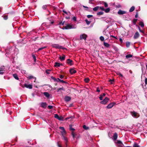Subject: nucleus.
I'll return each mask as SVG.
<instances>
[{"label":"nucleus","instance_id":"nucleus-1","mask_svg":"<svg viewBox=\"0 0 147 147\" xmlns=\"http://www.w3.org/2000/svg\"><path fill=\"white\" fill-rule=\"evenodd\" d=\"M76 26L75 25L67 24L64 27V29H71L76 28Z\"/></svg>","mask_w":147,"mask_h":147},{"label":"nucleus","instance_id":"nucleus-2","mask_svg":"<svg viewBox=\"0 0 147 147\" xmlns=\"http://www.w3.org/2000/svg\"><path fill=\"white\" fill-rule=\"evenodd\" d=\"M131 114L132 116L135 118H137L139 117V114L136 112L135 111H133L131 112Z\"/></svg>","mask_w":147,"mask_h":147},{"label":"nucleus","instance_id":"nucleus-3","mask_svg":"<svg viewBox=\"0 0 147 147\" xmlns=\"http://www.w3.org/2000/svg\"><path fill=\"white\" fill-rule=\"evenodd\" d=\"M109 99L107 97H106L102 101L100 102V103L102 104H106L109 101Z\"/></svg>","mask_w":147,"mask_h":147},{"label":"nucleus","instance_id":"nucleus-4","mask_svg":"<svg viewBox=\"0 0 147 147\" xmlns=\"http://www.w3.org/2000/svg\"><path fill=\"white\" fill-rule=\"evenodd\" d=\"M52 47H53L58 49H63V48L62 46H60L58 44H54L52 45Z\"/></svg>","mask_w":147,"mask_h":147},{"label":"nucleus","instance_id":"nucleus-5","mask_svg":"<svg viewBox=\"0 0 147 147\" xmlns=\"http://www.w3.org/2000/svg\"><path fill=\"white\" fill-rule=\"evenodd\" d=\"M115 143L118 144V146L119 147H122L123 146V144L121 141L117 140L115 141Z\"/></svg>","mask_w":147,"mask_h":147},{"label":"nucleus","instance_id":"nucleus-6","mask_svg":"<svg viewBox=\"0 0 147 147\" xmlns=\"http://www.w3.org/2000/svg\"><path fill=\"white\" fill-rule=\"evenodd\" d=\"M87 35L85 34H82L80 35V38L81 40L84 39V40H86V39Z\"/></svg>","mask_w":147,"mask_h":147},{"label":"nucleus","instance_id":"nucleus-7","mask_svg":"<svg viewBox=\"0 0 147 147\" xmlns=\"http://www.w3.org/2000/svg\"><path fill=\"white\" fill-rule=\"evenodd\" d=\"M126 13V11L121 9H120L118 12V14L119 15H123Z\"/></svg>","mask_w":147,"mask_h":147},{"label":"nucleus","instance_id":"nucleus-8","mask_svg":"<svg viewBox=\"0 0 147 147\" xmlns=\"http://www.w3.org/2000/svg\"><path fill=\"white\" fill-rule=\"evenodd\" d=\"M115 104V103L114 102L111 103L107 106V107L108 109H110L112 108Z\"/></svg>","mask_w":147,"mask_h":147},{"label":"nucleus","instance_id":"nucleus-9","mask_svg":"<svg viewBox=\"0 0 147 147\" xmlns=\"http://www.w3.org/2000/svg\"><path fill=\"white\" fill-rule=\"evenodd\" d=\"M140 36L139 33L138 32H136L134 35V38L135 39L137 38Z\"/></svg>","mask_w":147,"mask_h":147},{"label":"nucleus","instance_id":"nucleus-10","mask_svg":"<svg viewBox=\"0 0 147 147\" xmlns=\"http://www.w3.org/2000/svg\"><path fill=\"white\" fill-rule=\"evenodd\" d=\"M24 86L26 88L30 89H31L32 88V86L31 84H24Z\"/></svg>","mask_w":147,"mask_h":147},{"label":"nucleus","instance_id":"nucleus-11","mask_svg":"<svg viewBox=\"0 0 147 147\" xmlns=\"http://www.w3.org/2000/svg\"><path fill=\"white\" fill-rule=\"evenodd\" d=\"M70 73L71 74L75 73L76 72V71L74 69H71L69 70Z\"/></svg>","mask_w":147,"mask_h":147},{"label":"nucleus","instance_id":"nucleus-12","mask_svg":"<svg viewBox=\"0 0 147 147\" xmlns=\"http://www.w3.org/2000/svg\"><path fill=\"white\" fill-rule=\"evenodd\" d=\"M63 139L64 141L65 142L66 145L67 144V143L68 142V140L67 138L65 137L64 136H63Z\"/></svg>","mask_w":147,"mask_h":147},{"label":"nucleus","instance_id":"nucleus-13","mask_svg":"<svg viewBox=\"0 0 147 147\" xmlns=\"http://www.w3.org/2000/svg\"><path fill=\"white\" fill-rule=\"evenodd\" d=\"M65 100L66 101H69L71 99V98L68 96H66L64 98Z\"/></svg>","mask_w":147,"mask_h":147},{"label":"nucleus","instance_id":"nucleus-14","mask_svg":"<svg viewBox=\"0 0 147 147\" xmlns=\"http://www.w3.org/2000/svg\"><path fill=\"white\" fill-rule=\"evenodd\" d=\"M65 58V56L64 55H63L62 56H60L59 57V59L61 61H64Z\"/></svg>","mask_w":147,"mask_h":147},{"label":"nucleus","instance_id":"nucleus-15","mask_svg":"<svg viewBox=\"0 0 147 147\" xmlns=\"http://www.w3.org/2000/svg\"><path fill=\"white\" fill-rule=\"evenodd\" d=\"M117 138V133H115L113 136V139L114 140H116Z\"/></svg>","mask_w":147,"mask_h":147},{"label":"nucleus","instance_id":"nucleus-16","mask_svg":"<svg viewBox=\"0 0 147 147\" xmlns=\"http://www.w3.org/2000/svg\"><path fill=\"white\" fill-rule=\"evenodd\" d=\"M41 105L42 107L45 108L46 106V103L45 102H42L41 104Z\"/></svg>","mask_w":147,"mask_h":147},{"label":"nucleus","instance_id":"nucleus-17","mask_svg":"<svg viewBox=\"0 0 147 147\" xmlns=\"http://www.w3.org/2000/svg\"><path fill=\"white\" fill-rule=\"evenodd\" d=\"M60 65H62V64L60 63H59L56 62L55 63V65L54 66L55 67H59Z\"/></svg>","mask_w":147,"mask_h":147},{"label":"nucleus","instance_id":"nucleus-18","mask_svg":"<svg viewBox=\"0 0 147 147\" xmlns=\"http://www.w3.org/2000/svg\"><path fill=\"white\" fill-rule=\"evenodd\" d=\"M72 61L71 60L69 59H67V62L68 64H70L71 65H72L71 63Z\"/></svg>","mask_w":147,"mask_h":147},{"label":"nucleus","instance_id":"nucleus-19","mask_svg":"<svg viewBox=\"0 0 147 147\" xmlns=\"http://www.w3.org/2000/svg\"><path fill=\"white\" fill-rule=\"evenodd\" d=\"M28 78L29 79H32V78H34V82H35V81H36V78L33 77V76H29L28 77Z\"/></svg>","mask_w":147,"mask_h":147},{"label":"nucleus","instance_id":"nucleus-20","mask_svg":"<svg viewBox=\"0 0 147 147\" xmlns=\"http://www.w3.org/2000/svg\"><path fill=\"white\" fill-rule=\"evenodd\" d=\"M135 7L134 6H133L131 7L129 10V12H131L134 11L135 9Z\"/></svg>","mask_w":147,"mask_h":147},{"label":"nucleus","instance_id":"nucleus-21","mask_svg":"<svg viewBox=\"0 0 147 147\" xmlns=\"http://www.w3.org/2000/svg\"><path fill=\"white\" fill-rule=\"evenodd\" d=\"M44 94L47 97L49 98L50 96L49 94L47 92H44Z\"/></svg>","mask_w":147,"mask_h":147},{"label":"nucleus","instance_id":"nucleus-22","mask_svg":"<svg viewBox=\"0 0 147 147\" xmlns=\"http://www.w3.org/2000/svg\"><path fill=\"white\" fill-rule=\"evenodd\" d=\"M61 132L63 136H64L66 134V132L65 130L61 131Z\"/></svg>","mask_w":147,"mask_h":147},{"label":"nucleus","instance_id":"nucleus-23","mask_svg":"<svg viewBox=\"0 0 147 147\" xmlns=\"http://www.w3.org/2000/svg\"><path fill=\"white\" fill-rule=\"evenodd\" d=\"M104 45L105 47H109L110 46V45L109 44L105 42H104Z\"/></svg>","mask_w":147,"mask_h":147},{"label":"nucleus","instance_id":"nucleus-24","mask_svg":"<svg viewBox=\"0 0 147 147\" xmlns=\"http://www.w3.org/2000/svg\"><path fill=\"white\" fill-rule=\"evenodd\" d=\"M13 76L15 79H16L17 80H18L19 79V78H18L17 75L16 74H13Z\"/></svg>","mask_w":147,"mask_h":147},{"label":"nucleus","instance_id":"nucleus-25","mask_svg":"<svg viewBox=\"0 0 147 147\" xmlns=\"http://www.w3.org/2000/svg\"><path fill=\"white\" fill-rule=\"evenodd\" d=\"M139 25L140 26L142 27H143L144 26V23L142 22H140Z\"/></svg>","mask_w":147,"mask_h":147},{"label":"nucleus","instance_id":"nucleus-26","mask_svg":"<svg viewBox=\"0 0 147 147\" xmlns=\"http://www.w3.org/2000/svg\"><path fill=\"white\" fill-rule=\"evenodd\" d=\"M132 57V55L131 54H129V55H127L125 56L126 58H131V57Z\"/></svg>","mask_w":147,"mask_h":147},{"label":"nucleus","instance_id":"nucleus-27","mask_svg":"<svg viewBox=\"0 0 147 147\" xmlns=\"http://www.w3.org/2000/svg\"><path fill=\"white\" fill-rule=\"evenodd\" d=\"M110 10V9L109 8H108L105 9V10H104L105 11L106 13L109 12V11Z\"/></svg>","mask_w":147,"mask_h":147},{"label":"nucleus","instance_id":"nucleus-28","mask_svg":"<svg viewBox=\"0 0 147 147\" xmlns=\"http://www.w3.org/2000/svg\"><path fill=\"white\" fill-rule=\"evenodd\" d=\"M58 38V39H59V38H62L64 39L65 40V39L64 38V37L63 36H62V35L61 34H60L58 36L57 38Z\"/></svg>","mask_w":147,"mask_h":147},{"label":"nucleus","instance_id":"nucleus-29","mask_svg":"<svg viewBox=\"0 0 147 147\" xmlns=\"http://www.w3.org/2000/svg\"><path fill=\"white\" fill-rule=\"evenodd\" d=\"M126 46L127 47H128L130 45V43L129 42H126Z\"/></svg>","mask_w":147,"mask_h":147},{"label":"nucleus","instance_id":"nucleus-30","mask_svg":"<svg viewBox=\"0 0 147 147\" xmlns=\"http://www.w3.org/2000/svg\"><path fill=\"white\" fill-rule=\"evenodd\" d=\"M46 47L45 46L40 47L38 49V51H39L41 50H42L43 49H45V48H46Z\"/></svg>","mask_w":147,"mask_h":147},{"label":"nucleus","instance_id":"nucleus-31","mask_svg":"<svg viewBox=\"0 0 147 147\" xmlns=\"http://www.w3.org/2000/svg\"><path fill=\"white\" fill-rule=\"evenodd\" d=\"M58 80L60 82H62V83H66V82L65 81H64L63 80H60L59 78H58Z\"/></svg>","mask_w":147,"mask_h":147},{"label":"nucleus","instance_id":"nucleus-32","mask_svg":"<svg viewBox=\"0 0 147 147\" xmlns=\"http://www.w3.org/2000/svg\"><path fill=\"white\" fill-rule=\"evenodd\" d=\"M115 7L117 8H119L121 7V6L120 4H118L116 5Z\"/></svg>","mask_w":147,"mask_h":147},{"label":"nucleus","instance_id":"nucleus-33","mask_svg":"<svg viewBox=\"0 0 147 147\" xmlns=\"http://www.w3.org/2000/svg\"><path fill=\"white\" fill-rule=\"evenodd\" d=\"M98 9V6L96 7L93 9V10L94 11H97Z\"/></svg>","mask_w":147,"mask_h":147},{"label":"nucleus","instance_id":"nucleus-34","mask_svg":"<svg viewBox=\"0 0 147 147\" xmlns=\"http://www.w3.org/2000/svg\"><path fill=\"white\" fill-rule=\"evenodd\" d=\"M85 21L86 22V23L88 25H89L90 22H91L90 21H88V20H87L86 19V20H85Z\"/></svg>","mask_w":147,"mask_h":147},{"label":"nucleus","instance_id":"nucleus-35","mask_svg":"<svg viewBox=\"0 0 147 147\" xmlns=\"http://www.w3.org/2000/svg\"><path fill=\"white\" fill-rule=\"evenodd\" d=\"M100 40L102 41H103L104 40V38L102 36H101L100 37Z\"/></svg>","mask_w":147,"mask_h":147},{"label":"nucleus","instance_id":"nucleus-36","mask_svg":"<svg viewBox=\"0 0 147 147\" xmlns=\"http://www.w3.org/2000/svg\"><path fill=\"white\" fill-rule=\"evenodd\" d=\"M137 20V19H134L133 20V22L134 25L136 24V22Z\"/></svg>","mask_w":147,"mask_h":147},{"label":"nucleus","instance_id":"nucleus-37","mask_svg":"<svg viewBox=\"0 0 147 147\" xmlns=\"http://www.w3.org/2000/svg\"><path fill=\"white\" fill-rule=\"evenodd\" d=\"M63 118L62 116L61 117H59L58 118V119L60 121H62L63 120Z\"/></svg>","mask_w":147,"mask_h":147},{"label":"nucleus","instance_id":"nucleus-38","mask_svg":"<svg viewBox=\"0 0 147 147\" xmlns=\"http://www.w3.org/2000/svg\"><path fill=\"white\" fill-rule=\"evenodd\" d=\"M32 57H33V59H34V62H36V57L35 56V55H34L32 54Z\"/></svg>","mask_w":147,"mask_h":147},{"label":"nucleus","instance_id":"nucleus-39","mask_svg":"<svg viewBox=\"0 0 147 147\" xmlns=\"http://www.w3.org/2000/svg\"><path fill=\"white\" fill-rule=\"evenodd\" d=\"M133 147H139V146L138 144L134 143L133 145Z\"/></svg>","mask_w":147,"mask_h":147},{"label":"nucleus","instance_id":"nucleus-40","mask_svg":"<svg viewBox=\"0 0 147 147\" xmlns=\"http://www.w3.org/2000/svg\"><path fill=\"white\" fill-rule=\"evenodd\" d=\"M3 70H2V69H0V74H3Z\"/></svg>","mask_w":147,"mask_h":147},{"label":"nucleus","instance_id":"nucleus-41","mask_svg":"<svg viewBox=\"0 0 147 147\" xmlns=\"http://www.w3.org/2000/svg\"><path fill=\"white\" fill-rule=\"evenodd\" d=\"M103 12L100 11V12H98L97 13V14L98 15H102L103 14Z\"/></svg>","mask_w":147,"mask_h":147},{"label":"nucleus","instance_id":"nucleus-42","mask_svg":"<svg viewBox=\"0 0 147 147\" xmlns=\"http://www.w3.org/2000/svg\"><path fill=\"white\" fill-rule=\"evenodd\" d=\"M89 80L88 78H86L84 79V81H85L86 82H88L89 81Z\"/></svg>","mask_w":147,"mask_h":147},{"label":"nucleus","instance_id":"nucleus-43","mask_svg":"<svg viewBox=\"0 0 147 147\" xmlns=\"http://www.w3.org/2000/svg\"><path fill=\"white\" fill-rule=\"evenodd\" d=\"M83 128L85 129H88V127H87L85 125H84L83 126Z\"/></svg>","mask_w":147,"mask_h":147},{"label":"nucleus","instance_id":"nucleus-44","mask_svg":"<svg viewBox=\"0 0 147 147\" xmlns=\"http://www.w3.org/2000/svg\"><path fill=\"white\" fill-rule=\"evenodd\" d=\"M54 117L55 118H57L58 119V118L59 117V116L57 114H56L55 115Z\"/></svg>","mask_w":147,"mask_h":147},{"label":"nucleus","instance_id":"nucleus-45","mask_svg":"<svg viewBox=\"0 0 147 147\" xmlns=\"http://www.w3.org/2000/svg\"><path fill=\"white\" fill-rule=\"evenodd\" d=\"M138 29H139V31H140V32H142V33H144V31H142V30H141L140 29V27H138Z\"/></svg>","mask_w":147,"mask_h":147},{"label":"nucleus","instance_id":"nucleus-46","mask_svg":"<svg viewBox=\"0 0 147 147\" xmlns=\"http://www.w3.org/2000/svg\"><path fill=\"white\" fill-rule=\"evenodd\" d=\"M103 98V97L101 95H100L99 97V98L100 100H102Z\"/></svg>","mask_w":147,"mask_h":147},{"label":"nucleus","instance_id":"nucleus-47","mask_svg":"<svg viewBox=\"0 0 147 147\" xmlns=\"http://www.w3.org/2000/svg\"><path fill=\"white\" fill-rule=\"evenodd\" d=\"M72 20L74 21H76V17L75 16L74 17L72 18Z\"/></svg>","mask_w":147,"mask_h":147},{"label":"nucleus","instance_id":"nucleus-48","mask_svg":"<svg viewBox=\"0 0 147 147\" xmlns=\"http://www.w3.org/2000/svg\"><path fill=\"white\" fill-rule=\"evenodd\" d=\"M63 90V88L62 87V88H59L58 90H57V92H59L60 91V90Z\"/></svg>","mask_w":147,"mask_h":147},{"label":"nucleus","instance_id":"nucleus-49","mask_svg":"<svg viewBox=\"0 0 147 147\" xmlns=\"http://www.w3.org/2000/svg\"><path fill=\"white\" fill-rule=\"evenodd\" d=\"M104 5L105 7H107L108 6L106 2H104Z\"/></svg>","mask_w":147,"mask_h":147},{"label":"nucleus","instance_id":"nucleus-50","mask_svg":"<svg viewBox=\"0 0 147 147\" xmlns=\"http://www.w3.org/2000/svg\"><path fill=\"white\" fill-rule=\"evenodd\" d=\"M59 129L61 130H62V131H63V130H65L64 128V127H59Z\"/></svg>","mask_w":147,"mask_h":147},{"label":"nucleus","instance_id":"nucleus-51","mask_svg":"<svg viewBox=\"0 0 147 147\" xmlns=\"http://www.w3.org/2000/svg\"><path fill=\"white\" fill-rule=\"evenodd\" d=\"M93 16L92 15H88L87 16V17L88 18H90Z\"/></svg>","mask_w":147,"mask_h":147},{"label":"nucleus","instance_id":"nucleus-52","mask_svg":"<svg viewBox=\"0 0 147 147\" xmlns=\"http://www.w3.org/2000/svg\"><path fill=\"white\" fill-rule=\"evenodd\" d=\"M72 135L73 136V138H74L75 137V133H74L73 132H72Z\"/></svg>","mask_w":147,"mask_h":147},{"label":"nucleus","instance_id":"nucleus-53","mask_svg":"<svg viewBox=\"0 0 147 147\" xmlns=\"http://www.w3.org/2000/svg\"><path fill=\"white\" fill-rule=\"evenodd\" d=\"M64 22H60L59 23V25H62V26H63L64 25Z\"/></svg>","mask_w":147,"mask_h":147},{"label":"nucleus","instance_id":"nucleus-54","mask_svg":"<svg viewBox=\"0 0 147 147\" xmlns=\"http://www.w3.org/2000/svg\"><path fill=\"white\" fill-rule=\"evenodd\" d=\"M117 74L118 75H119V76H121V77H123V75L120 73H118Z\"/></svg>","mask_w":147,"mask_h":147},{"label":"nucleus","instance_id":"nucleus-55","mask_svg":"<svg viewBox=\"0 0 147 147\" xmlns=\"http://www.w3.org/2000/svg\"><path fill=\"white\" fill-rule=\"evenodd\" d=\"M7 18H8V17H7V16H5L4 17V19H5V20H7Z\"/></svg>","mask_w":147,"mask_h":147},{"label":"nucleus","instance_id":"nucleus-56","mask_svg":"<svg viewBox=\"0 0 147 147\" xmlns=\"http://www.w3.org/2000/svg\"><path fill=\"white\" fill-rule=\"evenodd\" d=\"M145 84H147V78H146L145 80Z\"/></svg>","mask_w":147,"mask_h":147},{"label":"nucleus","instance_id":"nucleus-57","mask_svg":"<svg viewBox=\"0 0 147 147\" xmlns=\"http://www.w3.org/2000/svg\"><path fill=\"white\" fill-rule=\"evenodd\" d=\"M46 7H47V6L46 5H43V6H42V8L44 9H46Z\"/></svg>","mask_w":147,"mask_h":147},{"label":"nucleus","instance_id":"nucleus-58","mask_svg":"<svg viewBox=\"0 0 147 147\" xmlns=\"http://www.w3.org/2000/svg\"><path fill=\"white\" fill-rule=\"evenodd\" d=\"M50 71L49 70H47L46 71V72L48 74H49V71Z\"/></svg>","mask_w":147,"mask_h":147},{"label":"nucleus","instance_id":"nucleus-59","mask_svg":"<svg viewBox=\"0 0 147 147\" xmlns=\"http://www.w3.org/2000/svg\"><path fill=\"white\" fill-rule=\"evenodd\" d=\"M70 129L71 130H72L73 131L74 130V129H75L74 128H72L71 126H70Z\"/></svg>","mask_w":147,"mask_h":147},{"label":"nucleus","instance_id":"nucleus-60","mask_svg":"<svg viewBox=\"0 0 147 147\" xmlns=\"http://www.w3.org/2000/svg\"><path fill=\"white\" fill-rule=\"evenodd\" d=\"M64 77V76L63 75H61L60 76V78L61 79H62Z\"/></svg>","mask_w":147,"mask_h":147},{"label":"nucleus","instance_id":"nucleus-61","mask_svg":"<svg viewBox=\"0 0 147 147\" xmlns=\"http://www.w3.org/2000/svg\"><path fill=\"white\" fill-rule=\"evenodd\" d=\"M100 8L102 10L104 11L105 9L103 7H100Z\"/></svg>","mask_w":147,"mask_h":147},{"label":"nucleus","instance_id":"nucleus-62","mask_svg":"<svg viewBox=\"0 0 147 147\" xmlns=\"http://www.w3.org/2000/svg\"><path fill=\"white\" fill-rule=\"evenodd\" d=\"M48 108L49 109H52L53 108V106H49Z\"/></svg>","mask_w":147,"mask_h":147},{"label":"nucleus","instance_id":"nucleus-63","mask_svg":"<svg viewBox=\"0 0 147 147\" xmlns=\"http://www.w3.org/2000/svg\"><path fill=\"white\" fill-rule=\"evenodd\" d=\"M96 91H97V92H100V90L99 89V88H97Z\"/></svg>","mask_w":147,"mask_h":147},{"label":"nucleus","instance_id":"nucleus-64","mask_svg":"<svg viewBox=\"0 0 147 147\" xmlns=\"http://www.w3.org/2000/svg\"><path fill=\"white\" fill-rule=\"evenodd\" d=\"M113 80H110V82H111V84H113Z\"/></svg>","mask_w":147,"mask_h":147}]
</instances>
